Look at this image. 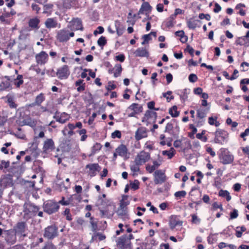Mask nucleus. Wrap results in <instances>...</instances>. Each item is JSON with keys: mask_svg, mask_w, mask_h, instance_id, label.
Returning <instances> with one entry per match:
<instances>
[{"mask_svg": "<svg viewBox=\"0 0 249 249\" xmlns=\"http://www.w3.org/2000/svg\"><path fill=\"white\" fill-rule=\"evenodd\" d=\"M41 249H55V247L51 242H47Z\"/></svg>", "mask_w": 249, "mask_h": 249, "instance_id": "5fc2aeb1", "label": "nucleus"}, {"mask_svg": "<svg viewBox=\"0 0 249 249\" xmlns=\"http://www.w3.org/2000/svg\"><path fill=\"white\" fill-rule=\"evenodd\" d=\"M139 181L136 179L133 182H130V185L132 189L136 190L139 188Z\"/></svg>", "mask_w": 249, "mask_h": 249, "instance_id": "09e8293b", "label": "nucleus"}, {"mask_svg": "<svg viewBox=\"0 0 249 249\" xmlns=\"http://www.w3.org/2000/svg\"><path fill=\"white\" fill-rule=\"evenodd\" d=\"M186 195V192L185 191L176 192L174 194L175 196L178 198L184 197Z\"/></svg>", "mask_w": 249, "mask_h": 249, "instance_id": "de8ad7c7", "label": "nucleus"}, {"mask_svg": "<svg viewBox=\"0 0 249 249\" xmlns=\"http://www.w3.org/2000/svg\"><path fill=\"white\" fill-rule=\"evenodd\" d=\"M115 59L117 61H119L121 62H123L124 61L125 56H124V54H121L120 55L116 56Z\"/></svg>", "mask_w": 249, "mask_h": 249, "instance_id": "338daca9", "label": "nucleus"}, {"mask_svg": "<svg viewBox=\"0 0 249 249\" xmlns=\"http://www.w3.org/2000/svg\"><path fill=\"white\" fill-rule=\"evenodd\" d=\"M98 44L101 47L104 46L107 43V40L106 39V37L104 36H101L98 40L97 41Z\"/></svg>", "mask_w": 249, "mask_h": 249, "instance_id": "8fccbe9b", "label": "nucleus"}, {"mask_svg": "<svg viewBox=\"0 0 249 249\" xmlns=\"http://www.w3.org/2000/svg\"><path fill=\"white\" fill-rule=\"evenodd\" d=\"M108 201L106 199H103L101 197H99L96 205L99 207V209H103L106 207L107 205Z\"/></svg>", "mask_w": 249, "mask_h": 249, "instance_id": "393cba45", "label": "nucleus"}, {"mask_svg": "<svg viewBox=\"0 0 249 249\" xmlns=\"http://www.w3.org/2000/svg\"><path fill=\"white\" fill-rule=\"evenodd\" d=\"M70 74V71L67 65H64L59 68L56 73L57 77L61 80L67 79Z\"/></svg>", "mask_w": 249, "mask_h": 249, "instance_id": "9b49d317", "label": "nucleus"}, {"mask_svg": "<svg viewBox=\"0 0 249 249\" xmlns=\"http://www.w3.org/2000/svg\"><path fill=\"white\" fill-rule=\"evenodd\" d=\"M58 229L55 225H51L44 230V236L48 239H53L58 236Z\"/></svg>", "mask_w": 249, "mask_h": 249, "instance_id": "39448f33", "label": "nucleus"}, {"mask_svg": "<svg viewBox=\"0 0 249 249\" xmlns=\"http://www.w3.org/2000/svg\"><path fill=\"white\" fill-rule=\"evenodd\" d=\"M122 68L121 64H116L114 67L113 74L115 77L119 76L122 71Z\"/></svg>", "mask_w": 249, "mask_h": 249, "instance_id": "a878e982", "label": "nucleus"}, {"mask_svg": "<svg viewBox=\"0 0 249 249\" xmlns=\"http://www.w3.org/2000/svg\"><path fill=\"white\" fill-rule=\"evenodd\" d=\"M40 20L37 18H31L29 20L28 25L32 29H38Z\"/></svg>", "mask_w": 249, "mask_h": 249, "instance_id": "5701e85b", "label": "nucleus"}, {"mask_svg": "<svg viewBox=\"0 0 249 249\" xmlns=\"http://www.w3.org/2000/svg\"><path fill=\"white\" fill-rule=\"evenodd\" d=\"M1 183L2 184H3L5 186H7V185L11 184V180L9 178H4L1 180Z\"/></svg>", "mask_w": 249, "mask_h": 249, "instance_id": "4d7b16f0", "label": "nucleus"}, {"mask_svg": "<svg viewBox=\"0 0 249 249\" xmlns=\"http://www.w3.org/2000/svg\"><path fill=\"white\" fill-rule=\"evenodd\" d=\"M249 67V63L246 62H244L241 63V67L243 68L242 71H246L248 70V67Z\"/></svg>", "mask_w": 249, "mask_h": 249, "instance_id": "052dcab7", "label": "nucleus"}, {"mask_svg": "<svg viewBox=\"0 0 249 249\" xmlns=\"http://www.w3.org/2000/svg\"><path fill=\"white\" fill-rule=\"evenodd\" d=\"M142 9L145 11H150L151 9V6L150 5L148 2H145L142 5L140 12H141Z\"/></svg>", "mask_w": 249, "mask_h": 249, "instance_id": "3c124183", "label": "nucleus"}, {"mask_svg": "<svg viewBox=\"0 0 249 249\" xmlns=\"http://www.w3.org/2000/svg\"><path fill=\"white\" fill-rule=\"evenodd\" d=\"M87 168H89L90 171L94 172L98 170L99 166L97 163L89 164L87 165Z\"/></svg>", "mask_w": 249, "mask_h": 249, "instance_id": "ea45409f", "label": "nucleus"}, {"mask_svg": "<svg viewBox=\"0 0 249 249\" xmlns=\"http://www.w3.org/2000/svg\"><path fill=\"white\" fill-rule=\"evenodd\" d=\"M135 56L137 57H148V52L144 48L141 47L138 48L134 53Z\"/></svg>", "mask_w": 249, "mask_h": 249, "instance_id": "412c9836", "label": "nucleus"}, {"mask_svg": "<svg viewBox=\"0 0 249 249\" xmlns=\"http://www.w3.org/2000/svg\"><path fill=\"white\" fill-rule=\"evenodd\" d=\"M96 116H97L96 113L94 112L92 113L91 117H90L89 118L88 122V124L89 125H91V124H92V123L94 121V120L95 118V117H96Z\"/></svg>", "mask_w": 249, "mask_h": 249, "instance_id": "0e129e2a", "label": "nucleus"}, {"mask_svg": "<svg viewBox=\"0 0 249 249\" xmlns=\"http://www.w3.org/2000/svg\"><path fill=\"white\" fill-rule=\"evenodd\" d=\"M218 195L221 197H226V200L228 201H229L231 200V197L230 195V193L227 190H220L219 192Z\"/></svg>", "mask_w": 249, "mask_h": 249, "instance_id": "7c9ffc66", "label": "nucleus"}, {"mask_svg": "<svg viewBox=\"0 0 249 249\" xmlns=\"http://www.w3.org/2000/svg\"><path fill=\"white\" fill-rule=\"evenodd\" d=\"M14 231H15L16 235L19 236L20 238H24L27 236V228L25 222H18L14 227Z\"/></svg>", "mask_w": 249, "mask_h": 249, "instance_id": "20e7f679", "label": "nucleus"}, {"mask_svg": "<svg viewBox=\"0 0 249 249\" xmlns=\"http://www.w3.org/2000/svg\"><path fill=\"white\" fill-rule=\"evenodd\" d=\"M199 18L201 19L205 18L207 20H210L211 19V16L209 14H204L203 13L199 14Z\"/></svg>", "mask_w": 249, "mask_h": 249, "instance_id": "13d9d810", "label": "nucleus"}, {"mask_svg": "<svg viewBox=\"0 0 249 249\" xmlns=\"http://www.w3.org/2000/svg\"><path fill=\"white\" fill-rule=\"evenodd\" d=\"M54 149V142L52 139H47L44 143L43 147V151L47 153L51 151Z\"/></svg>", "mask_w": 249, "mask_h": 249, "instance_id": "f3484780", "label": "nucleus"}, {"mask_svg": "<svg viewBox=\"0 0 249 249\" xmlns=\"http://www.w3.org/2000/svg\"><path fill=\"white\" fill-rule=\"evenodd\" d=\"M175 150L171 147L169 150H164L162 152V154L164 156H167L168 159H171L175 155Z\"/></svg>", "mask_w": 249, "mask_h": 249, "instance_id": "c756f323", "label": "nucleus"}, {"mask_svg": "<svg viewBox=\"0 0 249 249\" xmlns=\"http://www.w3.org/2000/svg\"><path fill=\"white\" fill-rule=\"evenodd\" d=\"M89 223L91 226V230L93 231H96L97 229V221L94 219L93 217H90Z\"/></svg>", "mask_w": 249, "mask_h": 249, "instance_id": "58836bf2", "label": "nucleus"}, {"mask_svg": "<svg viewBox=\"0 0 249 249\" xmlns=\"http://www.w3.org/2000/svg\"><path fill=\"white\" fill-rule=\"evenodd\" d=\"M71 28L74 30H81L82 31L83 28L82 25L81 20L78 18H74L72 21Z\"/></svg>", "mask_w": 249, "mask_h": 249, "instance_id": "6ab92c4d", "label": "nucleus"}, {"mask_svg": "<svg viewBox=\"0 0 249 249\" xmlns=\"http://www.w3.org/2000/svg\"><path fill=\"white\" fill-rule=\"evenodd\" d=\"M75 128V125L72 124H69L66 126L65 127L64 129L62 131V132L64 136H67V131L68 129L73 131V130Z\"/></svg>", "mask_w": 249, "mask_h": 249, "instance_id": "f704fd0d", "label": "nucleus"}, {"mask_svg": "<svg viewBox=\"0 0 249 249\" xmlns=\"http://www.w3.org/2000/svg\"><path fill=\"white\" fill-rule=\"evenodd\" d=\"M219 157L220 162L223 164H231L234 160V156L225 148L220 149Z\"/></svg>", "mask_w": 249, "mask_h": 249, "instance_id": "7ed1b4c3", "label": "nucleus"}, {"mask_svg": "<svg viewBox=\"0 0 249 249\" xmlns=\"http://www.w3.org/2000/svg\"><path fill=\"white\" fill-rule=\"evenodd\" d=\"M23 83V76L22 75H18L17 78L15 80V85L18 88Z\"/></svg>", "mask_w": 249, "mask_h": 249, "instance_id": "e433bc0d", "label": "nucleus"}, {"mask_svg": "<svg viewBox=\"0 0 249 249\" xmlns=\"http://www.w3.org/2000/svg\"><path fill=\"white\" fill-rule=\"evenodd\" d=\"M127 148L125 145L121 144L116 149V152L118 155L125 159H128L129 157L127 155Z\"/></svg>", "mask_w": 249, "mask_h": 249, "instance_id": "dca6fc26", "label": "nucleus"}, {"mask_svg": "<svg viewBox=\"0 0 249 249\" xmlns=\"http://www.w3.org/2000/svg\"><path fill=\"white\" fill-rule=\"evenodd\" d=\"M117 244L121 249H131V241L123 236L118 239Z\"/></svg>", "mask_w": 249, "mask_h": 249, "instance_id": "f8f14e48", "label": "nucleus"}, {"mask_svg": "<svg viewBox=\"0 0 249 249\" xmlns=\"http://www.w3.org/2000/svg\"><path fill=\"white\" fill-rule=\"evenodd\" d=\"M188 79L190 82L194 83L197 80L198 78L196 74L192 73L189 75Z\"/></svg>", "mask_w": 249, "mask_h": 249, "instance_id": "6e6d98bb", "label": "nucleus"}, {"mask_svg": "<svg viewBox=\"0 0 249 249\" xmlns=\"http://www.w3.org/2000/svg\"><path fill=\"white\" fill-rule=\"evenodd\" d=\"M153 175L154 177V182L156 184H162L167 179L164 172L161 170L155 171Z\"/></svg>", "mask_w": 249, "mask_h": 249, "instance_id": "9d476101", "label": "nucleus"}, {"mask_svg": "<svg viewBox=\"0 0 249 249\" xmlns=\"http://www.w3.org/2000/svg\"><path fill=\"white\" fill-rule=\"evenodd\" d=\"M71 0H64L63 2V7L66 9H70L72 7Z\"/></svg>", "mask_w": 249, "mask_h": 249, "instance_id": "a19ab883", "label": "nucleus"}, {"mask_svg": "<svg viewBox=\"0 0 249 249\" xmlns=\"http://www.w3.org/2000/svg\"><path fill=\"white\" fill-rule=\"evenodd\" d=\"M246 230V228L244 226L237 227L236 231V236L238 237H241L242 235V232Z\"/></svg>", "mask_w": 249, "mask_h": 249, "instance_id": "4c0bfd02", "label": "nucleus"}, {"mask_svg": "<svg viewBox=\"0 0 249 249\" xmlns=\"http://www.w3.org/2000/svg\"><path fill=\"white\" fill-rule=\"evenodd\" d=\"M39 208L30 203H25L23 205V218L28 220L35 216L39 211Z\"/></svg>", "mask_w": 249, "mask_h": 249, "instance_id": "f257e3e1", "label": "nucleus"}, {"mask_svg": "<svg viewBox=\"0 0 249 249\" xmlns=\"http://www.w3.org/2000/svg\"><path fill=\"white\" fill-rule=\"evenodd\" d=\"M173 128V124L171 123H168V124H167L165 126L164 132H167L170 134H172Z\"/></svg>", "mask_w": 249, "mask_h": 249, "instance_id": "49530a36", "label": "nucleus"}, {"mask_svg": "<svg viewBox=\"0 0 249 249\" xmlns=\"http://www.w3.org/2000/svg\"><path fill=\"white\" fill-rule=\"evenodd\" d=\"M228 133L223 130H217L215 132L214 142L215 143L223 144L227 141L228 138Z\"/></svg>", "mask_w": 249, "mask_h": 249, "instance_id": "6e6552de", "label": "nucleus"}, {"mask_svg": "<svg viewBox=\"0 0 249 249\" xmlns=\"http://www.w3.org/2000/svg\"><path fill=\"white\" fill-rule=\"evenodd\" d=\"M182 223V221L179 219L178 216L176 215H172L169 219V225L171 229H173L178 226H181Z\"/></svg>", "mask_w": 249, "mask_h": 249, "instance_id": "2eb2a0df", "label": "nucleus"}, {"mask_svg": "<svg viewBox=\"0 0 249 249\" xmlns=\"http://www.w3.org/2000/svg\"><path fill=\"white\" fill-rule=\"evenodd\" d=\"M53 7V4L52 3H48L45 4L43 6L44 11L43 13L51 15L52 12V9Z\"/></svg>", "mask_w": 249, "mask_h": 249, "instance_id": "c85d7f7f", "label": "nucleus"}, {"mask_svg": "<svg viewBox=\"0 0 249 249\" xmlns=\"http://www.w3.org/2000/svg\"><path fill=\"white\" fill-rule=\"evenodd\" d=\"M208 242L209 244H213L217 241V236L216 234H211L208 237Z\"/></svg>", "mask_w": 249, "mask_h": 249, "instance_id": "37998d69", "label": "nucleus"}, {"mask_svg": "<svg viewBox=\"0 0 249 249\" xmlns=\"http://www.w3.org/2000/svg\"><path fill=\"white\" fill-rule=\"evenodd\" d=\"M238 211L236 209L233 210V212H231L230 214V218L231 219H234L238 217Z\"/></svg>", "mask_w": 249, "mask_h": 249, "instance_id": "e2e57ef3", "label": "nucleus"}, {"mask_svg": "<svg viewBox=\"0 0 249 249\" xmlns=\"http://www.w3.org/2000/svg\"><path fill=\"white\" fill-rule=\"evenodd\" d=\"M44 100L45 97L44 94L40 93L36 97L35 102L30 105V106H40Z\"/></svg>", "mask_w": 249, "mask_h": 249, "instance_id": "b1692460", "label": "nucleus"}, {"mask_svg": "<svg viewBox=\"0 0 249 249\" xmlns=\"http://www.w3.org/2000/svg\"><path fill=\"white\" fill-rule=\"evenodd\" d=\"M45 27L48 29L55 28L57 27V20L53 18H48L45 22Z\"/></svg>", "mask_w": 249, "mask_h": 249, "instance_id": "a211bd4d", "label": "nucleus"}, {"mask_svg": "<svg viewBox=\"0 0 249 249\" xmlns=\"http://www.w3.org/2000/svg\"><path fill=\"white\" fill-rule=\"evenodd\" d=\"M155 169L156 168L153 165L148 164L146 166V170L149 173H152Z\"/></svg>", "mask_w": 249, "mask_h": 249, "instance_id": "69168bd1", "label": "nucleus"}, {"mask_svg": "<svg viewBox=\"0 0 249 249\" xmlns=\"http://www.w3.org/2000/svg\"><path fill=\"white\" fill-rule=\"evenodd\" d=\"M175 18L176 17L175 16V15H172L170 16L166 23V26L168 27H172L174 26V23L173 22V21L174 20Z\"/></svg>", "mask_w": 249, "mask_h": 249, "instance_id": "c03bdc74", "label": "nucleus"}, {"mask_svg": "<svg viewBox=\"0 0 249 249\" xmlns=\"http://www.w3.org/2000/svg\"><path fill=\"white\" fill-rule=\"evenodd\" d=\"M64 214L66 216V219L71 221L72 220L71 215L70 213V211L69 209H66L64 212Z\"/></svg>", "mask_w": 249, "mask_h": 249, "instance_id": "864d4df0", "label": "nucleus"}, {"mask_svg": "<svg viewBox=\"0 0 249 249\" xmlns=\"http://www.w3.org/2000/svg\"><path fill=\"white\" fill-rule=\"evenodd\" d=\"M172 92L171 91H168L166 92L163 93L162 96L166 99L168 102H169L171 100L174 99V96L171 95Z\"/></svg>", "mask_w": 249, "mask_h": 249, "instance_id": "79ce46f5", "label": "nucleus"}, {"mask_svg": "<svg viewBox=\"0 0 249 249\" xmlns=\"http://www.w3.org/2000/svg\"><path fill=\"white\" fill-rule=\"evenodd\" d=\"M101 145L100 143H96L92 147V151L93 153H95L99 151L101 148Z\"/></svg>", "mask_w": 249, "mask_h": 249, "instance_id": "bf43d9fd", "label": "nucleus"}, {"mask_svg": "<svg viewBox=\"0 0 249 249\" xmlns=\"http://www.w3.org/2000/svg\"><path fill=\"white\" fill-rule=\"evenodd\" d=\"M169 113L173 117H177L179 114V112L177 111V107L176 106L170 108Z\"/></svg>", "mask_w": 249, "mask_h": 249, "instance_id": "72a5a7b5", "label": "nucleus"}, {"mask_svg": "<svg viewBox=\"0 0 249 249\" xmlns=\"http://www.w3.org/2000/svg\"><path fill=\"white\" fill-rule=\"evenodd\" d=\"M128 109L134 111L135 113L138 114L142 112V107L138 104L133 103L128 107Z\"/></svg>", "mask_w": 249, "mask_h": 249, "instance_id": "4be33fe9", "label": "nucleus"}, {"mask_svg": "<svg viewBox=\"0 0 249 249\" xmlns=\"http://www.w3.org/2000/svg\"><path fill=\"white\" fill-rule=\"evenodd\" d=\"M141 165V164H138L137 162H135L134 161L133 163L130 164V168L131 171L133 173L138 172L140 171L139 166Z\"/></svg>", "mask_w": 249, "mask_h": 249, "instance_id": "c9c22d12", "label": "nucleus"}, {"mask_svg": "<svg viewBox=\"0 0 249 249\" xmlns=\"http://www.w3.org/2000/svg\"><path fill=\"white\" fill-rule=\"evenodd\" d=\"M36 59L37 64H44L48 61V55L45 52L42 51L36 55Z\"/></svg>", "mask_w": 249, "mask_h": 249, "instance_id": "ddd939ff", "label": "nucleus"}, {"mask_svg": "<svg viewBox=\"0 0 249 249\" xmlns=\"http://www.w3.org/2000/svg\"><path fill=\"white\" fill-rule=\"evenodd\" d=\"M112 138H120L121 137V132L119 130H115L111 134Z\"/></svg>", "mask_w": 249, "mask_h": 249, "instance_id": "680f3d73", "label": "nucleus"}, {"mask_svg": "<svg viewBox=\"0 0 249 249\" xmlns=\"http://www.w3.org/2000/svg\"><path fill=\"white\" fill-rule=\"evenodd\" d=\"M147 129L144 127H141L139 128L135 132V139L137 140H140L142 138L147 137Z\"/></svg>", "mask_w": 249, "mask_h": 249, "instance_id": "4468645a", "label": "nucleus"}, {"mask_svg": "<svg viewBox=\"0 0 249 249\" xmlns=\"http://www.w3.org/2000/svg\"><path fill=\"white\" fill-rule=\"evenodd\" d=\"M16 236L17 235H16L15 233H9L6 237V240L9 244H14L16 243L17 240Z\"/></svg>", "mask_w": 249, "mask_h": 249, "instance_id": "bb28decb", "label": "nucleus"}, {"mask_svg": "<svg viewBox=\"0 0 249 249\" xmlns=\"http://www.w3.org/2000/svg\"><path fill=\"white\" fill-rule=\"evenodd\" d=\"M127 202H125L123 199L121 200L120 206L118 208L116 213L118 217L123 221H126L129 219V215L128 214L127 205Z\"/></svg>", "mask_w": 249, "mask_h": 249, "instance_id": "f03ea898", "label": "nucleus"}, {"mask_svg": "<svg viewBox=\"0 0 249 249\" xmlns=\"http://www.w3.org/2000/svg\"><path fill=\"white\" fill-rule=\"evenodd\" d=\"M44 211L49 214L56 212L59 208L58 204L52 200L47 201L44 204Z\"/></svg>", "mask_w": 249, "mask_h": 249, "instance_id": "423d86ee", "label": "nucleus"}, {"mask_svg": "<svg viewBox=\"0 0 249 249\" xmlns=\"http://www.w3.org/2000/svg\"><path fill=\"white\" fill-rule=\"evenodd\" d=\"M22 123L23 125H29L32 128H35L37 124V121L36 119L28 117L23 120Z\"/></svg>", "mask_w": 249, "mask_h": 249, "instance_id": "aec40b11", "label": "nucleus"}, {"mask_svg": "<svg viewBox=\"0 0 249 249\" xmlns=\"http://www.w3.org/2000/svg\"><path fill=\"white\" fill-rule=\"evenodd\" d=\"M10 86V82L8 80H6L5 81H2L0 84V88L1 89L4 90L9 88Z\"/></svg>", "mask_w": 249, "mask_h": 249, "instance_id": "a18cd8bd", "label": "nucleus"}, {"mask_svg": "<svg viewBox=\"0 0 249 249\" xmlns=\"http://www.w3.org/2000/svg\"><path fill=\"white\" fill-rule=\"evenodd\" d=\"M145 117L147 119L154 118L156 120L157 117V113L152 110H147L145 113Z\"/></svg>", "mask_w": 249, "mask_h": 249, "instance_id": "473e14b6", "label": "nucleus"}, {"mask_svg": "<svg viewBox=\"0 0 249 249\" xmlns=\"http://www.w3.org/2000/svg\"><path fill=\"white\" fill-rule=\"evenodd\" d=\"M25 30H22L20 32V35L19 36V39L20 40L26 39L29 36L28 33H25Z\"/></svg>", "mask_w": 249, "mask_h": 249, "instance_id": "603ef678", "label": "nucleus"}, {"mask_svg": "<svg viewBox=\"0 0 249 249\" xmlns=\"http://www.w3.org/2000/svg\"><path fill=\"white\" fill-rule=\"evenodd\" d=\"M150 159V155L148 152L142 151L138 154L134 161L138 164L142 165L148 161Z\"/></svg>", "mask_w": 249, "mask_h": 249, "instance_id": "1a4fd4ad", "label": "nucleus"}, {"mask_svg": "<svg viewBox=\"0 0 249 249\" xmlns=\"http://www.w3.org/2000/svg\"><path fill=\"white\" fill-rule=\"evenodd\" d=\"M74 35V33H70L68 30L62 29L58 31L56 38L60 42H66L70 37H73Z\"/></svg>", "mask_w": 249, "mask_h": 249, "instance_id": "0eeeda50", "label": "nucleus"}, {"mask_svg": "<svg viewBox=\"0 0 249 249\" xmlns=\"http://www.w3.org/2000/svg\"><path fill=\"white\" fill-rule=\"evenodd\" d=\"M207 111L205 109L199 108L197 110V117L200 119H203L206 117Z\"/></svg>", "mask_w": 249, "mask_h": 249, "instance_id": "2f4dec72", "label": "nucleus"}, {"mask_svg": "<svg viewBox=\"0 0 249 249\" xmlns=\"http://www.w3.org/2000/svg\"><path fill=\"white\" fill-rule=\"evenodd\" d=\"M197 22H199V20L189 19L187 21V26L189 29L194 30L197 26Z\"/></svg>", "mask_w": 249, "mask_h": 249, "instance_id": "cd10ccee", "label": "nucleus"}, {"mask_svg": "<svg viewBox=\"0 0 249 249\" xmlns=\"http://www.w3.org/2000/svg\"><path fill=\"white\" fill-rule=\"evenodd\" d=\"M20 128H18V131L15 134V136L20 139H23L25 137L24 134L20 132Z\"/></svg>", "mask_w": 249, "mask_h": 249, "instance_id": "774afa93", "label": "nucleus"}]
</instances>
